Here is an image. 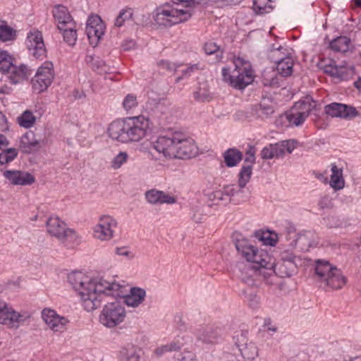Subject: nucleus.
Instances as JSON below:
<instances>
[{
  "label": "nucleus",
  "mask_w": 361,
  "mask_h": 361,
  "mask_svg": "<svg viewBox=\"0 0 361 361\" xmlns=\"http://www.w3.org/2000/svg\"><path fill=\"white\" fill-rule=\"evenodd\" d=\"M68 280L82 300L84 309L92 312L101 305L103 295L123 298L124 302L129 307H137L145 300L146 291L141 288H131L127 295L125 286L115 281H109L102 278H90L81 271H73L68 276Z\"/></svg>",
  "instance_id": "f257e3e1"
},
{
  "label": "nucleus",
  "mask_w": 361,
  "mask_h": 361,
  "mask_svg": "<svg viewBox=\"0 0 361 361\" xmlns=\"http://www.w3.org/2000/svg\"><path fill=\"white\" fill-rule=\"evenodd\" d=\"M149 125V119L142 115L118 119L109 124L108 134L111 139L123 143L138 142L146 136Z\"/></svg>",
  "instance_id": "f03ea898"
},
{
  "label": "nucleus",
  "mask_w": 361,
  "mask_h": 361,
  "mask_svg": "<svg viewBox=\"0 0 361 361\" xmlns=\"http://www.w3.org/2000/svg\"><path fill=\"white\" fill-rule=\"evenodd\" d=\"M194 8L178 6L173 7L166 3L156 8L154 19L159 26L171 27L188 21L191 18Z\"/></svg>",
  "instance_id": "7ed1b4c3"
},
{
  "label": "nucleus",
  "mask_w": 361,
  "mask_h": 361,
  "mask_svg": "<svg viewBox=\"0 0 361 361\" xmlns=\"http://www.w3.org/2000/svg\"><path fill=\"white\" fill-rule=\"evenodd\" d=\"M235 248L240 256L247 262L256 264V267H264L271 270L274 267L273 257L264 250L258 249L245 238L236 239Z\"/></svg>",
  "instance_id": "20e7f679"
},
{
  "label": "nucleus",
  "mask_w": 361,
  "mask_h": 361,
  "mask_svg": "<svg viewBox=\"0 0 361 361\" xmlns=\"http://www.w3.org/2000/svg\"><path fill=\"white\" fill-rule=\"evenodd\" d=\"M314 270L318 281L331 289H341L346 283L341 270L327 260L317 259Z\"/></svg>",
  "instance_id": "39448f33"
},
{
  "label": "nucleus",
  "mask_w": 361,
  "mask_h": 361,
  "mask_svg": "<svg viewBox=\"0 0 361 361\" xmlns=\"http://www.w3.org/2000/svg\"><path fill=\"white\" fill-rule=\"evenodd\" d=\"M223 80L237 90H243L254 80L252 70L249 64L234 63V68H222Z\"/></svg>",
  "instance_id": "423d86ee"
},
{
  "label": "nucleus",
  "mask_w": 361,
  "mask_h": 361,
  "mask_svg": "<svg viewBox=\"0 0 361 361\" xmlns=\"http://www.w3.org/2000/svg\"><path fill=\"white\" fill-rule=\"evenodd\" d=\"M0 71L9 74L11 82L16 85L27 78L30 75L28 67L24 64L16 66L13 58L7 51L0 49Z\"/></svg>",
  "instance_id": "0eeeda50"
},
{
  "label": "nucleus",
  "mask_w": 361,
  "mask_h": 361,
  "mask_svg": "<svg viewBox=\"0 0 361 361\" xmlns=\"http://www.w3.org/2000/svg\"><path fill=\"white\" fill-rule=\"evenodd\" d=\"M126 316L124 306L117 300L106 304L99 315L100 323L108 327L114 328L122 323Z\"/></svg>",
  "instance_id": "6e6552de"
},
{
  "label": "nucleus",
  "mask_w": 361,
  "mask_h": 361,
  "mask_svg": "<svg viewBox=\"0 0 361 361\" xmlns=\"http://www.w3.org/2000/svg\"><path fill=\"white\" fill-rule=\"evenodd\" d=\"M47 233L63 244L74 242L78 236L74 230L68 228L66 223L58 216H50L47 222Z\"/></svg>",
  "instance_id": "1a4fd4ad"
},
{
  "label": "nucleus",
  "mask_w": 361,
  "mask_h": 361,
  "mask_svg": "<svg viewBox=\"0 0 361 361\" xmlns=\"http://www.w3.org/2000/svg\"><path fill=\"white\" fill-rule=\"evenodd\" d=\"M54 78L53 63L50 61L44 62L39 66L31 79L32 91L37 94L44 92L51 85Z\"/></svg>",
  "instance_id": "9d476101"
},
{
  "label": "nucleus",
  "mask_w": 361,
  "mask_h": 361,
  "mask_svg": "<svg viewBox=\"0 0 361 361\" xmlns=\"http://www.w3.org/2000/svg\"><path fill=\"white\" fill-rule=\"evenodd\" d=\"M176 136L179 140H176L174 159H190L197 154V147L193 139L180 132H176Z\"/></svg>",
  "instance_id": "9b49d317"
},
{
  "label": "nucleus",
  "mask_w": 361,
  "mask_h": 361,
  "mask_svg": "<svg viewBox=\"0 0 361 361\" xmlns=\"http://www.w3.org/2000/svg\"><path fill=\"white\" fill-rule=\"evenodd\" d=\"M311 104L308 102L299 101L286 113V118L290 126H300L310 115Z\"/></svg>",
  "instance_id": "f8f14e48"
},
{
  "label": "nucleus",
  "mask_w": 361,
  "mask_h": 361,
  "mask_svg": "<svg viewBox=\"0 0 361 361\" xmlns=\"http://www.w3.org/2000/svg\"><path fill=\"white\" fill-rule=\"evenodd\" d=\"M176 140H179L176 136V132L169 135L159 136L155 142H153V148L164 157L168 159H174L176 154Z\"/></svg>",
  "instance_id": "ddd939ff"
},
{
  "label": "nucleus",
  "mask_w": 361,
  "mask_h": 361,
  "mask_svg": "<svg viewBox=\"0 0 361 361\" xmlns=\"http://www.w3.org/2000/svg\"><path fill=\"white\" fill-rule=\"evenodd\" d=\"M26 46L30 54L35 59L42 60L46 57L47 50L40 31L34 30L27 34Z\"/></svg>",
  "instance_id": "4468645a"
},
{
  "label": "nucleus",
  "mask_w": 361,
  "mask_h": 361,
  "mask_svg": "<svg viewBox=\"0 0 361 361\" xmlns=\"http://www.w3.org/2000/svg\"><path fill=\"white\" fill-rule=\"evenodd\" d=\"M104 32L105 25L99 16L92 15L88 17L85 32L91 45L97 46Z\"/></svg>",
  "instance_id": "2eb2a0df"
},
{
  "label": "nucleus",
  "mask_w": 361,
  "mask_h": 361,
  "mask_svg": "<svg viewBox=\"0 0 361 361\" xmlns=\"http://www.w3.org/2000/svg\"><path fill=\"white\" fill-rule=\"evenodd\" d=\"M324 114L331 118H339L351 120L359 115L358 111L353 106L347 104L332 102L324 106Z\"/></svg>",
  "instance_id": "dca6fc26"
},
{
  "label": "nucleus",
  "mask_w": 361,
  "mask_h": 361,
  "mask_svg": "<svg viewBox=\"0 0 361 361\" xmlns=\"http://www.w3.org/2000/svg\"><path fill=\"white\" fill-rule=\"evenodd\" d=\"M117 221L111 216H102L94 229V236L101 240H109L114 236Z\"/></svg>",
  "instance_id": "f3484780"
},
{
  "label": "nucleus",
  "mask_w": 361,
  "mask_h": 361,
  "mask_svg": "<svg viewBox=\"0 0 361 361\" xmlns=\"http://www.w3.org/2000/svg\"><path fill=\"white\" fill-rule=\"evenodd\" d=\"M300 258L290 250H284L280 254L279 269L286 276H292L296 271Z\"/></svg>",
  "instance_id": "a211bd4d"
},
{
  "label": "nucleus",
  "mask_w": 361,
  "mask_h": 361,
  "mask_svg": "<svg viewBox=\"0 0 361 361\" xmlns=\"http://www.w3.org/2000/svg\"><path fill=\"white\" fill-rule=\"evenodd\" d=\"M255 147L252 146H249L244 159L245 164L243 165L238 174V183L240 188H244L251 178V176L252 174V165L255 161Z\"/></svg>",
  "instance_id": "6ab92c4d"
},
{
  "label": "nucleus",
  "mask_w": 361,
  "mask_h": 361,
  "mask_svg": "<svg viewBox=\"0 0 361 361\" xmlns=\"http://www.w3.org/2000/svg\"><path fill=\"white\" fill-rule=\"evenodd\" d=\"M42 317L45 323L54 331H62L68 323V319L58 315L55 311L50 309H44L42 312Z\"/></svg>",
  "instance_id": "aec40b11"
},
{
  "label": "nucleus",
  "mask_w": 361,
  "mask_h": 361,
  "mask_svg": "<svg viewBox=\"0 0 361 361\" xmlns=\"http://www.w3.org/2000/svg\"><path fill=\"white\" fill-rule=\"evenodd\" d=\"M25 319L23 314L15 311L6 303V309L4 308L1 312L0 324L9 328L18 327L19 324L24 322Z\"/></svg>",
  "instance_id": "412c9836"
},
{
  "label": "nucleus",
  "mask_w": 361,
  "mask_h": 361,
  "mask_svg": "<svg viewBox=\"0 0 361 361\" xmlns=\"http://www.w3.org/2000/svg\"><path fill=\"white\" fill-rule=\"evenodd\" d=\"M4 176L15 185H30L35 181V177L30 173L18 170L5 171Z\"/></svg>",
  "instance_id": "4be33fe9"
},
{
  "label": "nucleus",
  "mask_w": 361,
  "mask_h": 361,
  "mask_svg": "<svg viewBox=\"0 0 361 361\" xmlns=\"http://www.w3.org/2000/svg\"><path fill=\"white\" fill-rule=\"evenodd\" d=\"M317 243V235L314 232L305 231L290 243L291 247H296L300 252H307Z\"/></svg>",
  "instance_id": "5701e85b"
},
{
  "label": "nucleus",
  "mask_w": 361,
  "mask_h": 361,
  "mask_svg": "<svg viewBox=\"0 0 361 361\" xmlns=\"http://www.w3.org/2000/svg\"><path fill=\"white\" fill-rule=\"evenodd\" d=\"M197 341L204 345H214L218 343L221 337L220 329L204 327L196 332Z\"/></svg>",
  "instance_id": "b1692460"
},
{
  "label": "nucleus",
  "mask_w": 361,
  "mask_h": 361,
  "mask_svg": "<svg viewBox=\"0 0 361 361\" xmlns=\"http://www.w3.org/2000/svg\"><path fill=\"white\" fill-rule=\"evenodd\" d=\"M53 16L57 23L59 30H63L66 26H73L75 23L68 8L62 5H56L53 8Z\"/></svg>",
  "instance_id": "393cba45"
},
{
  "label": "nucleus",
  "mask_w": 361,
  "mask_h": 361,
  "mask_svg": "<svg viewBox=\"0 0 361 361\" xmlns=\"http://www.w3.org/2000/svg\"><path fill=\"white\" fill-rule=\"evenodd\" d=\"M282 47L273 51L271 59L276 63L277 71L283 77L290 76L293 73V61L290 57L275 59L276 55L281 52Z\"/></svg>",
  "instance_id": "a878e982"
},
{
  "label": "nucleus",
  "mask_w": 361,
  "mask_h": 361,
  "mask_svg": "<svg viewBox=\"0 0 361 361\" xmlns=\"http://www.w3.org/2000/svg\"><path fill=\"white\" fill-rule=\"evenodd\" d=\"M264 267H256V264H246L240 269V278L241 281L249 286L255 285L257 277Z\"/></svg>",
  "instance_id": "bb28decb"
},
{
  "label": "nucleus",
  "mask_w": 361,
  "mask_h": 361,
  "mask_svg": "<svg viewBox=\"0 0 361 361\" xmlns=\"http://www.w3.org/2000/svg\"><path fill=\"white\" fill-rule=\"evenodd\" d=\"M244 188H240L238 185L237 187L235 185H228L223 188L222 190H216L209 195V199L213 201H216V204H218L219 202L226 200L225 196L229 197L228 200H231V197L234 196L235 195H238L241 192H243Z\"/></svg>",
  "instance_id": "cd10ccee"
},
{
  "label": "nucleus",
  "mask_w": 361,
  "mask_h": 361,
  "mask_svg": "<svg viewBox=\"0 0 361 361\" xmlns=\"http://www.w3.org/2000/svg\"><path fill=\"white\" fill-rule=\"evenodd\" d=\"M145 197L147 202L152 204H173L176 202L174 197L155 189L147 191L145 192Z\"/></svg>",
  "instance_id": "c85d7f7f"
},
{
  "label": "nucleus",
  "mask_w": 361,
  "mask_h": 361,
  "mask_svg": "<svg viewBox=\"0 0 361 361\" xmlns=\"http://www.w3.org/2000/svg\"><path fill=\"white\" fill-rule=\"evenodd\" d=\"M39 142L35 137V134L31 132L25 133L20 139L19 147L25 154H30L38 148Z\"/></svg>",
  "instance_id": "c756f323"
},
{
  "label": "nucleus",
  "mask_w": 361,
  "mask_h": 361,
  "mask_svg": "<svg viewBox=\"0 0 361 361\" xmlns=\"http://www.w3.org/2000/svg\"><path fill=\"white\" fill-rule=\"evenodd\" d=\"M331 175L330 185L334 190H341L344 187L345 182L343 178V171L341 169L337 167L336 164L331 165Z\"/></svg>",
  "instance_id": "7c9ffc66"
},
{
  "label": "nucleus",
  "mask_w": 361,
  "mask_h": 361,
  "mask_svg": "<svg viewBox=\"0 0 361 361\" xmlns=\"http://www.w3.org/2000/svg\"><path fill=\"white\" fill-rule=\"evenodd\" d=\"M85 61L90 67L99 74L107 73L110 68L99 56L87 55Z\"/></svg>",
  "instance_id": "2f4dec72"
},
{
  "label": "nucleus",
  "mask_w": 361,
  "mask_h": 361,
  "mask_svg": "<svg viewBox=\"0 0 361 361\" xmlns=\"http://www.w3.org/2000/svg\"><path fill=\"white\" fill-rule=\"evenodd\" d=\"M351 45V40L346 36H340L330 42V48L336 52H347Z\"/></svg>",
  "instance_id": "473e14b6"
},
{
  "label": "nucleus",
  "mask_w": 361,
  "mask_h": 361,
  "mask_svg": "<svg viewBox=\"0 0 361 361\" xmlns=\"http://www.w3.org/2000/svg\"><path fill=\"white\" fill-rule=\"evenodd\" d=\"M224 158L228 167H233L243 159V154L235 148H230L224 152Z\"/></svg>",
  "instance_id": "72a5a7b5"
},
{
  "label": "nucleus",
  "mask_w": 361,
  "mask_h": 361,
  "mask_svg": "<svg viewBox=\"0 0 361 361\" xmlns=\"http://www.w3.org/2000/svg\"><path fill=\"white\" fill-rule=\"evenodd\" d=\"M262 82L264 86L278 87L279 86V78L274 70L264 71L262 75Z\"/></svg>",
  "instance_id": "f704fd0d"
},
{
  "label": "nucleus",
  "mask_w": 361,
  "mask_h": 361,
  "mask_svg": "<svg viewBox=\"0 0 361 361\" xmlns=\"http://www.w3.org/2000/svg\"><path fill=\"white\" fill-rule=\"evenodd\" d=\"M133 9L126 7L120 11L118 16L115 19L114 26L121 27L125 23L133 19Z\"/></svg>",
  "instance_id": "c9c22d12"
},
{
  "label": "nucleus",
  "mask_w": 361,
  "mask_h": 361,
  "mask_svg": "<svg viewBox=\"0 0 361 361\" xmlns=\"http://www.w3.org/2000/svg\"><path fill=\"white\" fill-rule=\"evenodd\" d=\"M280 152L281 150L278 148L277 143H274L264 147L262 149L260 155L263 159H271L280 157Z\"/></svg>",
  "instance_id": "e433bc0d"
},
{
  "label": "nucleus",
  "mask_w": 361,
  "mask_h": 361,
  "mask_svg": "<svg viewBox=\"0 0 361 361\" xmlns=\"http://www.w3.org/2000/svg\"><path fill=\"white\" fill-rule=\"evenodd\" d=\"M239 350L242 356L250 361L255 360L258 355L257 348L253 343H247L243 347L240 348Z\"/></svg>",
  "instance_id": "4c0bfd02"
},
{
  "label": "nucleus",
  "mask_w": 361,
  "mask_h": 361,
  "mask_svg": "<svg viewBox=\"0 0 361 361\" xmlns=\"http://www.w3.org/2000/svg\"><path fill=\"white\" fill-rule=\"evenodd\" d=\"M63 36L64 41L69 45H74L77 40V32L75 29V23L73 26H66L63 30H59Z\"/></svg>",
  "instance_id": "58836bf2"
},
{
  "label": "nucleus",
  "mask_w": 361,
  "mask_h": 361,
  "mask_svg": "<svg viewBox=\"0 0 361 361\" xmlns=\"http://www.w3.org/2000/svg\"><path fill=\"white\" fill-rule=\"evenodd\" d=\"M16 38V31L6 23L0 25V40L6 42Z\"/></svg>",
  "instance_id": "ea45409f"
},
{
  "label": "nucleus",
  "mask_w": 361,
  "mask_h": 361,
  "mask_svg": "<svg viewBox=\"0 0 361 361\" xmlns=\"http://www.w3.org/2000/svg\"><path fill=\"white\" fill-rule=\"evenodd\" d=\"M204 50L207 55H215V62L220 61L223 58V52L220 50L219 47L213 42H207L204 44Z\"/></svg>",
  "instance_id": "a19ab883"
},
{
  "label": "nucleus",
  "mask_w": 361,
  "mask_h": 361,
  "mask_svg": "<svg viewBox=\"0 0 361 361\" xmlns=\"http://www.w3.org/2000/svg\"><path fill=\"white\" fill-rule=\"evenodd\" d=\"M36 118L33 116L30 111H24L19 117H18V124L25 128H31L35 123Z\"/></svg>",
  "instance_id": "79ce46f5"
},
{
  "label": "nucleus",
  "mask_w": 361,
  "mask_h": 361,
  "mask_svg": "<svg viewBox=\"0 0 361 361\" xmlns=\"http://www.w3.org/2000/svg\"><path fill=\"white\" fill-rule=\"evenodd\" d=\"M18 150L16 148H8L0 153V164H6L13 161L18 156Z\"/></svg>",
  "instance_id": "37998d69"
},
{
  "label": "nucleus",
  "mask_w": 361,
  "mask_h": 361,
  "mask_svg": "<svg viewBox=\"0 0 361 361\" xmlns=\"http://www.w3.org/2000/svg\"><path fill=\"white\" fill-rule=\"evenodd\" d=\"M276 143L278 148L281 150V157H283L286 152L291 153L296 147V141L294 140H283Z\"/></svg>",
  "instance_id": "c03bdc74"
},
{
  "label": "nucleus",
  "mask_w": 361,
  "mask_h": 361,
  "mask_svg": "<svg viewBox=\"0 0 361 361\" xmlns=\"http://www.w3.org/2000/svg\"><path fill=\"white\" fill-rule=\"evenodd\" d=\"M243 295L251 308H256L257 307L259 298L251 289L243 290Z\"/></svg>",
  "instance_id": "a18cd8bd"
},
{
  "label": "nucleus",
  "mask_w": 361,
  "mask_h": 361,
  "mask_svg": "<svg viewBox=\"0 0 361 361\" xmlns=\"http://www.w3.org/2000/svg\"><path fill=\"white\" fill-rule=\"evenodd\" d=\"M137 104V97L133 94H128L123 102V107L127 111L136 108Z\"/></svg>",
  "instance_id": "49530a36"
},
{
  "label": "nucleus",
  "mask_w": 361,
  "mask_h": 361,
  "mask_svg": "<svg viewBox=\"0 0 361 361\" xmlns=\"http://www.w3.org/2000/svg\"><path fill=\"white\" fill-rule=\"evenodd\" d=\"M255 235L266 245L274 246L276 243V238H273L269 232H262L261 233L257 232Z\"/></svg>",
  "instance_id": "de8ad7c7"
},
{
  "label": "nucleus",
  "mask_w": 361,
  "mask_h": 361,
  "mask_svg": "<svg viewBox=\"0 0 361 361\" xmlns=\"http://www.w3.org/2000/svg\"><path fill=\"white\" fill-rule=\"evenodd\" d=\"M128 154L125 152L118 153L111 161V167L114 169H119L128 159Z\"/></svg>",
  "instance_id": "09e8293b"
},
{
  "label": "nucleus",
  "mask_w": 361,
  "mask_h": 361,
  "mask_svg": "<svg viewBox=\"0 0 361 361\" xmlns=\"http://www.w3.org/2000/svg\"><path fill=\"white\" fill-rule=\"evenodd\" d=\"M121 353L124 357L123 361H139L140 356L133 347L123 349Z\"/></svg>",
  "instance_id": "8fccbe9b"
},
{
  "label": "nucleus",
  "mask_w": 361,
  "mask_h": 361,
  "mask_svg": "<svg viewBox=\"0 0 361 361\" xmlns=\"http://www.w3.org/2000/svg\"><path fill=\"white\" fill-rule=\"evenodd\" d=\"M185 336H178V338H176L175 340H173L172 342L168 344L169 346V350H171V352H173L180 350L186 343L185 341Z\"/></svg>",
  "instance_id": "3c124183"
},
{
  "label": "nucleus",
  "mask_w": 361,
  "mask_h": 361,
  "mask_svg": "<svg viewBox=\"0 0 361 361\" xmlns=\"http://www.w3.org/2000/svg\"><path fill=\"white\" fill-rule=\"evenodd\" d=\"M247 331H240L234 336L233 340L238 349L247 343Z\"/></svg>",
  "instance_id": "603ef678"
},
{
  "label": "nucleus",
  "mask_w": 361,
  "mask_h": 361,
  "mask_svg": "<svg viewBox=\"0 0 361 361\" xmlns=\"http://www.w3.org/2000/svg\"><path fill=\"white\" fill-rule=\"evenodd\" d=\"M173 4L182 7L195 8L200 4V0H172Z\"/></svg>",
  "instance_id": "864d4df0"
},
{
  "label": "nucleus",
  "mask_w": 361,
  "mask_h": 361,
  "mask_svg": "<svg viewBox=\"0 0 361 361\" xmlns=\"http://www.w3.org/2000/svg\"><path fill=\"white\" fill-rule=\"evenodd\" d=\"M353 74V71L344 67H338L336 78L339 80H347Z\"/></svg>",
  "instance_id": "5fc2aeb1"
},
{
  "label": "nucleus",
  "mask_w": 361,
  "mask_h": 361,
  "mask_svg": "<svg viewBox=\"0 0 361 361\" xmlns=\"http://www.w3.org/2000/svg\"><path fill=\"white\" fill-rule=\"evenodd\" d=\"M274 112V107L271 105L266 104L264 103L260 104L258 114L259 116L264 115L265 117H269Z\"/></svg>",
  "instance_id": "6e6d98bb"
},
{
  "label": "nucleus",
  "mask_w": 361,
  "mask_h": 361,
  "mask_svg": "<svg viewBox=\"0 0 361 361\" xmlns=\"http://www.w3.org/2000/svg\"><path fill=\"white\" fill-rule=\"evenodd\" d=\"M190 217L195 223H200L203 219L202 209L198 206L192 207L191 209Z\"/></svg>",
  "instance_id": "4d7b16f0"
},
{
  "label": "nucleus",
  "mask_w": 361,
  "mask_h": 361,
  "mask_svg": "<svg viewBox=\"0 0 361 361\" xmlns=\"http://www.w3.org/2000/svg\"><path fill=\"white\" fill-rule=\"evenodd\" d=\"M320 209L331 208L333 207L332 198L329 195H324L318 202Z\"/></svg>",
  "instance_id": "13d9d810"
},
{
  "label": "nucleus",
  "mask_w": 361,
  "mask_h": 361,
  "mask_svg": "<svg viewBox=\"0 0 361 361\" xmlns=\"http://www.w3.org/2000/svg\"><path fill=\"white\" fill-rule=\"evenodd\" d=\"M338 66L335 65L334 61H330L329 64L325 65L324 67V71L331 75L333 78H336V74L338 73Z\"/></svg>",
  "instance_id": "bf43d9fd"
},
{
  "label": "nucleus",
  "mask_w": 361,
  "mask_h": 361,
  "mask_svg": "<svg viewBox=\"0 0 361 361\" xmlns=\"http://www.w3.org/2000/svg\"><path fill=\"white\" fill-rule=\"evenodd\" d=\"M158 66L160 68L166 70L168 71H173L176 69V66L174 63H172L168 61L161 60L158 62Z\"/></svg>",
  "instance_id": "052dcab7"
},
{
  "label": "nucleus",
  "mask_w": 361,
  "mask_h": 361,
  "mask_svg": "<svg viewBox=\"0 0 361 361\" xmlns=\"http://www.w3.org/2000/svg\"><path fill=\"white\" fill-rule=\"evenodd\" d=\"M194 97L198 102H205L210 99L209 94L206 91H197L194 92Z\"/></svg>",
  "instance_id": "680f3d73"
},
{
  "label": "nucleus",
  "mask_w": 361,
  "mask_h": 361,
  "mask_svg": "<svg viewBox=\"0 0 361 361\" xmlns=\"http://www.w3.org/2000/svg\"><path fill=\"white\" fill-rule=\"evenodd\" d=\"M116 254L121 256H125L129 259H132L133 257V255L126 247H116Z\"/></svg>",
  "instance_id": "e2e57ef3"
},
{
  "label": "nucleus",
  "mask_w": 361,
  "mask_h": 361,
  "mask_svg": "<svg viewBox=\"0 0 361 361\" xmlns=\"http://www.w3.org/2000/svg\"><path fill=\"white\" fill-rule=\"evenodd\" d=\"M136 43L133 39H126L121 44V48L124 51H130L135 48Z\"/></svg>",
  "instance_id": "0e129e2a"
},
{
  "label": "nucleus",
  "mask_w": 361,
  "mask_h": 361,
  "mask_svg": "<svg viewBox=\"0 0 361 361\" xmlns=\"http://www.w3.org/2000/svg\"><path fill=\"white\" fill-rule=\"evenodd\" d=\"M168 352H171V350H169V346L168 344L163 345L157 348L155 350V353L158 356H161L162 355H164V353H168Z\"/></svg>",
  "instance_id": "69168bd1"
},
{
  "label": "nucleus",
  "mask_w": 361,
  "mask_h": 361,
  "mask_svg": "<svg viewBox=\"0 0 361 361\" xmlns=\"http://www.w3.org/2000/svg\"><path fill=\"white\" fill-rule=\"evenodd\" d=\"M196 70H198V66L197 64L192 65L189 67H188L186 69L183 71V75H190V73Z\"/></svg>",
  "instance_id": "338daca9"
},
{
  "label": "nucleus",
  "mask_w": 361,
  "mask_h": 361,
  "mask_svg": "<svg viewBox=\"0 0 361 361\" xmlns=\"http://www.w3.org/2000/svg\"><path fill=\"white\" fill-rule=\"evenodd\" d=\"M195 357V355L191 352H187V356H181L180 358H178V360L180 361H187L188 360H193Z\"/></svg>",
  "instance_id": "774afa93"
}]
</instances>
